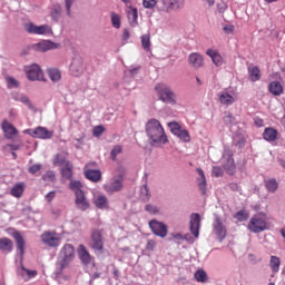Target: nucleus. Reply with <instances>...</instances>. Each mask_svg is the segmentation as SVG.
I'll use <instances>...</instances> for the list:
<instances>
[{
	"instance_id": "nucleus-1",
	"label": "nucleus",
	"mask_w": 285,
	"mask_h": 285,
	"mask_svg": "<svg viewBox=\"0 0 285 285\" xmlns=\"http://www.w3.org/2000/svg\"><path fill=\"white\" fill-rule=\"evenodd\" d=\"M145 132L150 146H166V144H168V135H166L164 126L155 118H151L146 122Z\"/></svg>"
},
{
	"instance_id": "nucleus-2",
	"label": "nucleus",
	"mask_w": 285,
	"mask_h": 285,
	"mask_svg": "<svg viewBox=\"0 0 285 285\" xmlns=\"http://www.w3.org/2000/svg\"><path fill=\"white\" fill-rule=\"evenodd\" d=\"M75 257H76L75 246H72V244H65L60 248L57 257L56 275H61V273H63V271H66V268H68V266H70V264L75 262Z\"/></svg>"
},
{
	"instance_id": "nucleus-3",
	"label": "nucleus",
	"mask_w": 285,
	"mask_h": 285,
	"mask_svg": "<svg viewBox=\"0 0 285 285\" xmlns=\"http://www.w3.org/2000/svg\"><path fill=\"white\" fill-rule=\"evenodd\" d=\"M69 188L75 194V204L78 210H88L90 208V200L86 196V191L83 190V184L79 180H70Z\"/></svg>"
},
{
	"instance_id": "nucleus-4",
	"label": "nucleus",
	"mask_w": 285,
	"mask_h": 285,
	"mask_svg": "<svg viewBox=\"0 0 285 285\" xmlns=\"http://www.w3.org/2000/svg\"><path fill=\"white\" fill-rule=\"evenodd\" d=\"M157 97L163 104L169 106H177V94L173 91V88L166 83H157L155 86Z\"/></svg>"
},
{
	"instance_id": "nucleus-5",
	"label": "nucleus",
	"mask_w": 285,
	"mask_h": 285,
	"mask_svg": "<svg viewBox=\"0 0 285 285\" xmlns=\"http://www.w3.org/2000/svg\"><path fill=\"white\" fill-rule=\"evenodd\" d=\"M184 6H186V0H160L158 6L159 12H179V10H184Z\"/></svg>"
},
{
	"instance_id": "nucleus-6",
	"label": "nucleus",
	"mask_w": 285,
	"mask_h": 285,
	"mask_svg": "<svg viewBox=\"0 0 285 285\" xmlns=\"http://www.w3.org/2000/svg\"><path fill=\"white\" fill-rule=\"evenodd\" d=\"M168 128L170 129L171 135L177 137L180 141H183L184 144H189L190 134L186 128L181 127L179 122L177 121L168 122Z\"/></svg>"
},
{
	"instance_id": "nucleus-7",
	"label": "nucleus",
	"mask_w": 285,
	"mask_h": 285,
	"mask_svg": "<svg viewBox=\"0 0 285 285\" xmlns=\"http://www.w3.org/2000/svg\"><path fill=\"white\" fill-rule=\"evenodd\" d=\"M24 30L29 35H39L46 37H48V35H52V27H50V24L37 26L33 22H27L24 24Z\"/></svg>"
},
{
	"instance_id": "nucleus-8",
	"label": "nucleus",
	"mask_w": 285,
	"mask_h": 285,
	"mask_svg": "<svg viewBox=\"0 0 285 285\" xmlns=\"http://www.w3.org/2000/svg\"><path fill=\"white\" fill-rule=\"evenodd\" d=\"M223 168L226 170L227 175H235V160L233 159V150L230 148L225 147L223 157H222Z\"/></svg>"
},
{
	"instance_id": "nucleus-9",
	"label": "nucleus",
	"mask_w": 285,
	"mask_h": 285,
	"mask_svg": "<svg viewBox=\"0 0 285 285\" xmlns=\"http://www.w3.org/2000/svg\"><path fill=\"white\" fill-rule=\"evenodd\" d=\"M24 132L26 135H30V137H33V139L42 140L52 139V137L55 136V131L41 126L36 127L33 129H26Z\"/></svg>"
},
{
	"instance_id": "nucleus-10",
	"label": "nucleus",
	"mask_w": 285,
	"mask_h": 285,
	"mask_svg": "<svg viewBox=\"0 0 285 285\" xmlns=\"http://www.w3.org/2000/svg\"><path fill=\"white\" fill-rule=\"evenodd\" d=\"M149 228L156 237H160L161 239L168 237V225L164 222L151 219L149 222Z\"/></svg>"
},
{
	"instance_id": "nucleus-11",
	"label": "nucleus",
	"mask_w": 285,
	"mask_h": 285,
	"mask_svg": "<svg viewBox=\"0 0 285 285\" xmlns=\"http://www.w3.org/2000/svg\"><path fill=\"white\" fill-rule=\"evenodd\" d=\"M24 72L29 81H46L43 78V70L37 63L24 67Z\"/></svg>"
},
{
	"instance_id": "nucleus-12",
	"label": "nucleus",
	"mask_w": 285,
	"mask_h": 285,
	"mask_svg": "<svg viewBox=\"0 0 285 285\" xmlns=\"http://www.w3.org/2000/svg\"><path fill=\"white\" fill-rule=\"evenodd\" d=\"M41 242L46 244V246H50L51 248H57L59 244H61V237L56 232H45L41 235Z\"/></svg>"
},
{
	"instance_id": "nucleus-13",
	"label": "nucleus",
	"mask_w": 285,
	"mask_h": 285,
	"mask_svg": "<svg viewBox=\"0 0 285 285\" xmlns=\"http://www.w3.org/2000/svg\"><path fill=\"white\" fill-rule=\"evenodd\" d=\"M124 188V178H114L109 183L104 185V190L107 195H115V193L121 191Z\"/></svg>"
},
{
	"instance_id": "nucleus-14",
	"label": "nucleus",
	"mask_w": 285,
	"mask_h": 285,
	"mask_svg": "<svg viewBox=\"0 0 285 285\" xmlns=\"http://www.w3.org/2000/svg\"><path fill=\"white\" fill-rule=\"evenodd\" d=\"M57 48H59V43L51 40H41L31 46V49L35 50V52H49V50H57Z\"/></svg>"
},
{
	"instance_id": "nucleus-15",
	"label": "nucleus",
	"mask_w": 285,
	"mask_h": 285,
	"mask_svg": "<svg viewBox=\"0 0 285 285\" xmlns=\"http://www.w3.org/2000/svg\"><path fill=\"white\" fill-rule=\"evenodd\" d=\"M213 233L216 235L218 242H224L226 239V226L222 223V218L219 216H215L213 223Z\"/></svg>"
},
{
	"instance_id": "nucleus-16",
	"label": "nucleus",
	"mask_w": 285,
	"mask_h": 285,
	"mask_svg": "<svg viewBox=\"0 0 285 285\" xmlns=\"http://www.w3.org/2000/svg\"><path fill=\"white\" fill-rule=\"evenodd\" d=\"M248 229L252 233H262V232L266 230V219L259 215L254 216L250 219Z\"/></svg>"
},
{
	"instance_id": "nucleus-17",
	"label": "nucleus",
	"mask_w": 285,
	"mask_h": 285,
	"mask_svg": "<svg viewBox=\"0 0 285 285\" xmlns=\"http://www.w3.org/2000/svg\"><path fill=\"white\" fill-rule=\"evenodd\" d=\"M189 224L191 235H194L196 239L199 238V229L202 228V216L196 213L191 214Z\"/></svg>"
},
{
	"instance_id": "nucleus-18",
	"label": "nucleus",
	"mask_w": 285,
	"mask_h": 285,
	"mask_svg": "<svg viewBox=\"0 0 285 285\" xmlns=\"http://www.w3.org/2000/svg\"><path fill=\"white\" fill-rule=\"evenodd\" d=\"M94 250H104V236L99 229H95L91 234V245Z\"/></svg>"
},
{
	"instance_id": "nucleus-19",
	"label": "nucleus",
	"mask_w": 285,
	"mask_h": 285,
	"mask_svg": "<svg viewBox=\"0 0 285 285\" xmlns=\"http://www.w3.org/2000/svg\"><path fill=\"white\" fill-rule=\"evenodd\" d=\"M17 274L23 282H30V279H35V277H37V271L26 268L23 266V262H21L20 267H18Z\"/></svg>"
},
{
	"instance_id": "nucleus-20",
	"label": "nucleus",
	"mask_w": 285,
	"mask_h": 285,
	"mask_svg": "<svg viewBox=\"0 0 285 285\" xmlns=\"http://www.w3.org/2000/svg\"><path fill=\"white\" fill-rule=\"evenodd\" d=\"M1 128L3 130L6 139H14L16 136L19 135V130H17V127L10 124L8 120H3Z\"/></svg>"
},
{
	"instance_id": "nucleus-21",
	"label": "nucleus",
	"mask_w": 285,
	"mask_h": 285,
	"mask_svg": "<svg viewBox=\"0 0 285 285\" xmlns=\"http://www.w3.org/2000/svg\"><path fill=\"white\" fill-rule=\"evenodd\" d=\"M78 256L82 266H90V264H92V256H90V253H88L86 246L79 245Z\"/></svg>"
},
{
	"instance_id": "nucleus-22",
	"label": "nucleus",
	"mask_w": 285,
	"mask_h": 285,
	"mask_svg": "<svg viewBox=\"0 0 285 285\" xmlns=\"http://www.w3.org/2000/svg\"><path fill=\"white\" fill-rule=\"evenodd\" d=\"M126 12H127L129 26H131V28H137L139 26V22H138L139 13L137 11V8L127 7Z\"/></svg>"
},
{
	"instance_id": "nucleus-23",
	"label": "nucleus",
	"mask_w": 285,
	"mask_h": 285,
	"mask_svg": "<svg viewBox=\"0 0 285 285\" xmlns=\"http://www.w3.org/2000/svg\"><path fill=\"white\" fill-rule=\"evenodd\" d=\"M12 237L16 240L18 254L20 257H23L26 253V239H23V236L19 232H14Z\"/></svg>"
},
{
	"instance_id": "nucleus-24",
	"label": "nucleus",
	"mask_w": 285,
	"mask_h": 285,
	"mask_svg": "<svg viewBox=\"0 0 285 285\" xmlns=\"http://www.w3.org/2000/svg\"><path fill=\"white\" fill-rule=\"evenodd\" d=\"M70 72L73 77H79L83 72V60L81 58H73L70 65Z\"/></svg>"
},
{
	"instance_id": "nucleus-25",
	"label": "nucleus",
	"mask_w": 285,
	"mask_h": 285,
	"mask_svg": "<svg viewBox=\"0 0 285 285\" xmlns=\"http://www.w3.org/2000/svg\"><path fill=\"white\" fill-rule=\"evenodd\" d=\"M206 56L210 57L213 63L217 66V68L224 66V58L222 57V55H219L217 50L208 49L206 51Z\"/></svg>"
},
{
	"instance_id": "nucleus-26",
	"label": "nucleus",
	"mask_w": 285,
	"mask_h": 285,
	"mask_svg": "<svg viewBox=\"0 0 285 285\" xmlns=\"http://www.w3.org/2000/svg\"><path fill=\"white\" fill-rule=\"evenodd\" d=\"M85 177H87V179H89V181H94V184H97L98 181H101V170L85 169Z\"/></svg>"
},
{
	"instance_id": "nucleus-27",
	"label": "nucleus",
	"mask_w": 285,
	"mask_h": 285,
	"mask_svg": "<svg viewBox=\"0 0 285 285\" xmlns=\"http://www.w3.org/2000/svg\"><path fill=\"white\" fill-rule=\"evenodd\" d=\"M94 204L99 210H106L109 207L108 197L106 195H98L95 198Z\"/></svg>"
},
{
	"instance_id": "nucleus-28",
	"label": "nucleus",
	"mask_w": 285,
	"mask_h": 285,
	"mask_svg": "<svg viewBox=\"0 0 285 285\" xmlns=\"http://www.w3.org/2000/svg\"><path fill=\"white\" fill-rule=\"evenodd\" d=\"M24 190H26V184L17 183L16 185L12 186V188L10 190V195L12 197H16L17 199H19L20 197L23 196Z\"/></svg>"
},
{
	"instance_id": "nucleus-29",
	"label": "nucleus",
	"mask_w": 285,
	"mask_h": 285,
	"mask_svg": "<svg viewBox=\"0 0 285 285\" xmlns=\"http://www.w3.org/2000/svg\"><path fill=\"white\" fill-rule=\"evenodd\" d=\"M189 63L193 68H202L204 66V57L199 53H190Z\"/></svg>"
},
{
	"instance_id": "nucleus-30",
	"label": "nucleus",
	"mask_w": 285,
	"mask_h": 285,
	"mask_svg": "<svg viewBox=\"0 0 285 285\" xmlns=\"http://www.w3.org/2000/svg\"><path fill=\"white\" fill-rule=\"evenodd\" d=\"M47 75L52 83H59V81H61V70L58 68L47 69Z\"/></svg>"
},
{
	"instance_id": "nucleus-31",
	"label": "nucleus",
	"mask_w": 285,
	"mask_h": 285,
	"mask_svg": "<svg viewBox=\"0 0 285 285\" xmlns=\"http://www.w3.org/2000/svg\"><path fill=\"white\" fill-rule=\"evenodd\" d=\"M268 90L274 97H279V95L284 92V87H282V82L279 81H272L268 86Z\"/></svg>"
},
{
	"instance_id": "nucleus-32",
	"label": "nucleus",
	"mask_w": 285,
	"mask_h": 285,
	"mask_svg": "<svg viewBox=\"0 0 285 285\" xmlns=\"http://www.w3.org/2000/svg\"><path fill=\"white\" fill-rule=\"evenodd\" d=\"M263 139H265V141H275L277 139V130L271 127L265 128Z\"/></svg>"
},
{
	"instance_id": "nucleus-33",
	"label": "nucleus",
	"mask_w": 285,
	"mask_h": 285,
	"mask_svg": "<svg viewBox=\"0 0 285 285\" xmlns=\"http://www.w3.org/2000/svg\"><path fill=\"white\" fill-rule=\"evenodd\" d=\"M248 75L250 81H259L262 79V71L259 70V67H248Z\"/></svg>"
},
{
	"instance_id": "nucleus-34",
	"label": "nucleus",
	"mask_w": 285,
	"mask_h": 285,
	"mask_svg": "<svg viewBox=\"0 0 285 285\" xmlns=\"http://www.w3.org/2000/svg\"><path fill=\"white\" fill-rule=\"evenodd\" d=\"M61 175L63 179H72V163L66 161L61 167Z\"/></svg>"
},
{
	"instance_id": "nucleus-35",
	"label": "nucleus",
	"mask_w": 285,
	"mask_h": 285,
	"mask_svg": "<svg viewBox=\"0 0 285 285\" xmlns=\"http://www.w3.org/2000/svg\"><path fill=\"white\" fill-rule=\"evenodd\" d=\"M219 101L223 104V106H233V102L235 101V97H233L230 94L223 91L219 95Z\"/></svg>"
},
{
	"instance_id": "nucleus-36",
	"label": "nucleus",
	"mask_w": 285,
	"mask_h": 285,
	"mask_svg": "<svg viewBox=\"0 0 285 285\" xmlns=\"http://www.w3.org/2000/svg\"><path fill=\"white\" fill-rule=\"evenodd\" d=\"M0 250L2 253H12V240L10 238H0Z\"/></svg>"
},
{
	"instance_id": "nucleus-37",
	"label": "nucleus",
	"mask_w": 285,
	"mask_h": 285,
	"mask_svg": "<svg viewBox=\"0 0 285 285\" xmlns=\"http://www.w3.org/2000/svg\"><path fill=\"white\" fill-rule=\"evenodd\" d=\"M279 266H282V261L277 256H271L269 268L272 273H279Z\"/></svg>"
},
{
	"instance_id": "nucleus-38",
	"label": "nucleus",
	"mask_w": 285,
	"mask_h": 285,
	"mask_svg": "<svg viewBox=\"0 0 285 285\" xmlns=\"http://www.w3.org/2000/svg\"><path fill=\"white\" fill-rule=\"evenodd\" d=\"M198 175L200 176V179L198 180V188L202 195H206V176L204 175V170L198 169Z\"/></svg>"
},
{
	"instance_id": "nucleus-39",
	"label": "nucleus",
	"mask_w": 285,
	"mask_h": 285,
	"mask_svg": "<svg viewBox=\"0 0 285 285\" xmlns=\"http://www.w3.org/2000/svg\"><path fill=\"white\" fill-rule=\"evenodd\" d=\"M194 277L196 282H199L200 284H205V282L208 279V275L204 269H197L194 274Z\"/></svg>"
},
{
	"instance_id": "nucleus-40",
	"label": "nucleus",
	"mask_w": 285,
	"mask_h": 285,
	"mask_svg": "<svg viewBox=\"0 0 285 285\" xmlns=\"http://www.w3.org/2000/svg\"><path fill=\"white\" fill-rule=\"evenodd\" d=\"M51 19L52 21H59V19H61V6H53L51 10Z\"/></svg>"
},
{
	"instance_id": "nucleus-41",
	"label": "nucleus",
	"mask_w": 285,
	"mask_h": 285,
	"mask_svg": "<svg viewBox=\"0 0 285 285\" xmlns=\"http://www.w3.org/2000/svg\"><path fill=\"white\" fill-rule=\"evenodd\" d=\"M66 161H70V160H66V156H63L61 154H57L53 157V165L55 166H66Z\"/></svg>"
},
{
	"instance_id": "nucleus-42",
	"label": "nucleus",
	"mask_w": 285,
	"mask_h": 285,
	"mask_svg": "<svg viewBox=\"0 0 285 285\" xmlns=\"http://www.w3.org/2000/svg\"><path fill=\"white\" fill-rule=\"evenodd\" d=\"M111 24L116 28V30H119V28H121V17H119L118 13H111Z\"/></svg>"
},
{
	"instance_id": "nucleus-43",
	"label": "nucleus",
	"mask_w": 285,
	"mask_h": 285,
	"mask_svg": "<svg viewBox=\"0 0 285 285\" xmlns=\"http://www.w3.org/2000/svg\"><path fill=\"white\" fill-rule=\"evenodd\" d=\"M121 153H124V148L121 147V145H116L110 153L112 161H117V155H121Z\"/></svg>"
},
{
	"instance_id": "nucleus-44",
	"label": "nucleus",
	"mask_w": 285,
	"mask_h": 285,
	"mask_svg": "<svg viewBox=\"0 0 285 285\" xmlns=\"http://www.w3.org/2000/svg\"><path fill=\"white\" fill-rule=\"evenodd\" d=\"M140 197L144 199V202L150 199V189H148V185H142L140 187Z\"/></svg>"
},
{
	"instance_id": "nucleus-45",
	"label": "nucleus",
	"mask_w": 285,
	"mask_h": 285,
	"mask_svg": "<svg viewBox=\"0 0 285 285\" xmlns=\"http://www.w3.org/2000/svg\"><path fill=\"white\" fill-rule=\"evenodd\" d=\"M150 36L149 35H144L141 36V46L144 48V50H146L147 52H149L150 50Z\"/></svg>"
},
{
	"instance_id": "nucleus-46",
	"label": "nucleus",
	"mask_w": 285,
	"mask_h": 285,
	"mask_svg": "<svg viewBox=\"0 0 285 285\" xmlns=\"http://www.w3.org/2000/svg\"><path fill=\"white\" fill-rule=\"evenodd\" d=\"M265 186L269 193H275L277 190V180L269 179L265 183Z\"/></svg>"
},
{
	"instance_id": "nucleus-47",
	"label": "nucleus",
	"mask_w": 285,
	"mask_h": 285,
	"mask_svg": "<svg viewBox=\"0 0 285 285\" xmlns=\"http://www.w3.org/2000/svg\"><path fill=\"white\" fill-rule=\"evenodd\" d=\"M145 210L150 215H159V208L157 205L148 204L145 206Z\"/></svg>"
},
{
	"instance_id": "nucleus-48",
	"label": "nucleus",
	"mask_w": 285,
	"mask_h": 285,
	"mask_svg": "<svg viewBox=\"0 0 285 285\" xmlns=\"http://www.w3.org/2000/svg\"><path fill=\"white\" fill-rule=\"evenodd\" d=\"M234 217L238 222H246V219H248V213H246V210H239Z\"/></svg>"
},
{
	"instance_id": "nucleus-49",
	"label": "nucleus",
	"mask_w": 285,
	"mask_h": 285,
	"mask_svg": "<svg viewBox=\"0 0 285 285\" xmlns=\"http://www.w3.org/2000/svg\"><path fill=\"white\" fill-rule=\"evenodd\" d=\"M19 101L21 104H23L24 106H28L30 110L35 109V106L32 105V102L30 101V98H28V96H20Z\"/></svg>"
},
{
	"instance_id": "nucleus-50",
	"label": "nucleus",
	"mask_w": 285,
	"mask_h": 285,
	"mask_svg": "<svg viewBox=\"0 0 285 285\" xmlns=\"http://www.w3.org/2000/svg\"><path fill=\"white\" fill-rule=\"evenodd\" d=\"M142 6L147 10H153L157 6V0H142Z\"/></svg>"
},
{
	"instance_id": "nucleus-51",
	"label": "nucleus",
	"mask_w": 285,
	"mask_h": 285,
	"mask_svg": "<svg viewBox=\"0 0 285 285\" xmlns=\"http://www.w3.org/2000/svg\"><path fill=\"white\" fill-rule=\"evenodd\" d=\"M216 8L219 14H224L226 10H228V4L224 1H220L216 4Z\"/></svg>"
},
{
	"instance_id": "nucleus-52",
	"label": "nucleus",
	"mask_w": 285,
	"mask_h": 285,
	"mask_svg": "<svg viewBox=\"0 0 285 285\" xmlns=\"http://www.w3.org/2000/svg\"><path fill=\"white\" fill-rule=\"evenodd\" d=\"M104 132H106V128L104 126L99 125L94 128L92 135H94V137H101V135H104Z\"/></svg>"
},
{
	"instance_id": "nucleus-53",
	"label": "nucleus",
	"mask_w": 285,
	"mask_h": 285,
	"mask_svg": "<svg viewBox=\"0 0 285 285\" xmlns=\"http://www.w3.org/2000/svg\"><path fill=\"white\" fill-rule=\"evenodd\" d=\"M173 239H177L178 242H190V238H188V235H181V233H173L171 234Z\"/></svg>"
},
{
	"instance_id": "nucleus-54",
	"label": "nucleus",
	"mask_w": 285,
	"mask_h": 285,
	"mask_svg": "<svg viewBox=\"0 0 285 285\" xmlns=\"http://www.w3.org/2000/svg\"><path fill=\"white\" fill-rule=\"evenodd\" d=\"M7 86H8V88H19V81L17 79H14V77H8Z\"/></svg>"
},
{
	"instance_id": "nucleus-55",
	"label": "nucleus",
	"mask_w": 285,
	"mask_h": 285,
	"mask_svg": "<svg viewBox=\"0 0 285 285\" xmlns=\"http://www.w3.org/2000/svg\"><path fill=\"white\" fill-rule=\"evenodd\" d=\"M75 6V0H65V8L67 10L68 17H72V11L70 10Z\"/></svg>"
},
{
	"instance_id": "nucleus-56",
	"label": "nucleus",
	"mask_w": 285,
	"mask_h": 285,
	"mask_svg": "<svg viewBox=\"0 0 285 285\" xmlns=\"http://www.w3.org/2000/svg\"><path fill=\"white\" fill-rule=\"evenodd\" d=\"M212 175L214 177H223L224 176V169L219 166H214L212 170Z\"/></svg>"
},
{
	"instance_id": "nucleus-57",
	"label": "nucleus",
	"mask_w": 285,
	"mask_h": 285,
	"mask_svg": "<svg viewBox=\"0 0 285 285\" xmlns=\"http://www.w3.org/2000/svg\"><path fill=\"white\" fill-rule=\"evenodd\" d=\"M42 179H43L45 181H55V171H52V170L47 171V173L43 175Z\"/></svg>"
},
{
	"instance_id": "nucleus-58",
	"label": "nucleus",
	"mask_w": 285,
	"mask_h": 285,
	"mask_svg": "<svg viewBox=\"0 0 285 285\" xmlns=\"http://www.w3.org/2000/svg\"><path fill=\"white\" fill-rule=\"evenodd\" d=\"M223 31L225 32V35H233V32H235V26L225 24L223 26Z\"/></svg>"
},
{
	"instance_id": "nucleus-59",
	"label": "nucleus",
	"mask_w": 285,
	"mask_h": 285,
	"mask_svg": "<svg viewBox=\"0 0 285 285\" xmlns=\"http://www.w3.org/2000/svg\"><path fill=\"white\" fill-rule=\"evenodd\" d=\"M83 136L80 138H76V144H75V148H77V150H81V148H83V146L86 145V142L83 141Z\"/></svg>"
},
{
	"instance_id": "nucleus-60",
	"label": "nucleus",
	"mask_w": 285,
	"mask_h": 285,
	"mask_svg": "<svg viewBox=\"0 0 285 285\" xmlns=\"http://www.w3.org/2000/svg\"><path fill=\"white\" fill-rule=\"evenodd\" d=\"M128 39H130V30L129 29H124V31H122V43L124 45L128 43Z\"/></svg>"
},
{
	"instance_id": "nucleus-61",
	"label": "nucleus",
	"mask_w": 285,
	"mask_h": 285,
	"mask_svg": "<svg viewBox=\"0 0 285 285\" xmlns=\"http://www.w3.org/2000/svg\"><path fill=\"white\" fill-rule=\"evenodd\" d=\"M40 170H41L40 164H36V165H32L31 167H29V173L31 175H36V173H39Z\"/></svg>"
},
{
	"instance_id": "nucleus-62",
	"label": "nucleus",
	"mask_w": 285,
	"mask_h": 285,
	"mask_svg": "<svg viewBox=\"0 0 285 285\" xmlns=\"http://www.w3.org/2000/svg\"><path fill=\"white\" fill-rule=\"evenodd\" d=\"M156 246H157V243L155 240H153V239H149L147 242L146 248L148 250H155Z\"/></svg>"
},
{
	"instance_id": "nucleus-63",
	"label": "nucleus",
	"mask_w": 285,
	"mask_h": 285,
	"mask_svg": "<svg viewBox=\"0 0 285 285\" xmlns=\"http://www.w3.org/2000/svg\"><path fill=\"white\" fill-rule=\"evenodd\" d=\"M224 121H225V124H234L235 118L233 117V115L227 114V115H225V117H224Z\"/></svg>"
},
{
	"instance_id": "nucleus-64",
	"label": "nucleus",
	"mask_w": 285,
	"mask_h": 285,
	"mask_svg": "<svg viewBox=\"0 0 285 285\" xmlns=\"http://www.w3.org/2000/svg\"><path fill=\"white\" fill-rule=\"evenodd\" d=\"M229 188H230V190H235L237 193H239V190H242V187H239V185L237 183H230Z\"/></svg>"
}]
</instances>
